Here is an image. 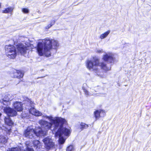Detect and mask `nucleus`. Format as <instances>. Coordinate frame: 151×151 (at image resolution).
<instances>
[{"label":"nucleus","instance_id":"1","mask_svg":"<svg viewBox=\"0 0 151 151\" xmlns=\"http://www.w3.org/2000/svg\"><path fill=\"white\" fill-rule=\"evenodd\" d=\"M45 117L48 119L50 122L41 119L39 121V124L41 126L42 129L47 132L51 128L53 125L54 128L53 133L55 132V137H59V144H63L65 140L63 137H68L70 133L69 129L63 127V125L65 122V119L61 117L53 118L51 116H45Z\"/></svg>","mask_w":151,"mask_h":151},{"label":"nucleus","instance_id":"2","mask_svg":"<svg viewBox=\"0 0 151 151\" xmlns=\"http://www.w3.org/2000/svg\"><path fill=\"white\" fill-rule=\"evenodd\" d=\"M45 117L48 119L50 122L41 119L39 121V124L41 126L42 129L47 132L51 128L53 125L54 128L53 133L55 132V137H59V144H63L65 140L63 137H68L70 133L69 129L63 127V125L65 122V119L61 117L53 118L51 116H45Z\"/></svg>","mask_w":151,"mask_h":151},{"label":"nucleus","instance_id":"3","mask_svg":"<svg viewBox=\"0 0 151 151\" xmlns=\"http://www.w3.org/2000/svg\"><path fill=\"white\" fill-rule=\"evenodd\" d=\"M58 46L57 41L47 38L38 42L37 47V51L40 55H45L48 57L50 55V50L52 48L56 49Z\"/></svg>","mask_w":151,"mask_h":151},{"label":"nucleus","instance_id":"4","mask_svg":"<svg viewBox=\"0 0 151 151\" xmlns=\"http://www.w3.org/2000/svg\"><path fill=\"white\" fill-rule=\"evenodd\" d=\"M86 67L89 70L93 71L97 75L100 77H104V73L100 71L99 67L105 72L111 69L110 67H108L104 62L100 63L99 58L96 56L93 57L91 60H87L86 63Z\"/></svg>","mask_w":151,"mask_h":151},{"label":"nucleus","instance_id":"5","mask_svg":"<svg viewBox=\"0 0 151 151\" xmlns=\"http://www.w3.org/2000/svg\"><path fill=\"white\" fill-rule=\"evenodd\" d=\"M5 53L8 57L10 59H14L17 55L15 47L10 45L5 46Z\"/></svg>","mask_w":151,"mask_h":151},{"label":"nucleus","instance_id":"6","mask_svg":"<svg viewBox=\"0 0 151 151\" xmlns=\"http://www.w3.org/2000/svg\"><path fill=\"white\" fill-rule=\"evenodd\" d=\"M29 45V44L27 45L25 43L19 44L17 46V49L22 55H24L29 52V50H31Z\"/></svg>","mask_w":151,"mask_h":151},{"label":"nucleus","instance_id":"7","mask_svg":"<svg viewBox=\"0 0 151 151\" xmlns=\"http://www.w3.org/2000/svg\"><path fill=\"white\" fill-rule=\"evenodd\" d=\"M43 141L45 145V146L47 149H52L53 151H56L55 146L54 142H53L52 137L50 136L48 137L43 140Z\"/></svg>","mask_w":151,"mask_h":151},{"label":"nucleus","instance_id":"8","mask_svg":"<svg viewBox=\"0 0 151 151\" xmlns=\"http://www.w3.org/2000/svg\"><path fill=\"white\" fill-rule=\"evenodd\" d=\"M14 96L11 94H7L0 99V102L5 106H9L10 104V101L14 99Z\"/></svg>","mask_w":151,"mask_h":151},{"label":"nucleus","instance_id":"9","mask_svg":"<svg viewBox=\"0 0 151 151\" xmlns=\"http://www.w3.org/2000/svg\"><path fill=\"white\" fill-rule=\"evenodd\" d=\"M23 135L26 137L32 139L35 136V131L33 128L28 127L24 131Z\"/></svg>","mask_w":151,"mask_h":151},{"label":"nucleus","instance_id":"10","mask_svg":"<svg viewBox=\"0 0 151 151\" xmlns=\"http://www.w3.org/2000/svg\"><path fill=\"white\" fill-rule=\"evenodd\" d=\"M7 106H6V107H4L3 109L4 112L6 113L8 116H16L17 114V111Z\"/></svg>","mask_w":151,"mask_h":151},{"label":"nucleus","instance_id":"11","mask_svg":"<svg viewBox=\"0 0 151 151\" xmlns=\"http://www.w3.org/2000/svg\"><path fill=\"white\" fill-rule=\"evenodd\" d=\"M103 59L105 61L112 63L114 62V58L112 53H109L104 55Z\"/></svg>","mask_w":151,"mask_h":151},{"label":"nucleus","instance_id":"12","mask_svg":"<svg viewBox=\"0 0 151 151\" xmlns=\"http://www.w3.org/2000/svg\"><path fill=\"white\" fill-rule=\"evenodd\" d=\"M94 114L96 119L97 120L100 117H104L105 115V112L104 110L99 109L95 111Z\"/></svg>","mask_w":151,"mask_h":151},{"label":"nucleus","instance_id":"13","mask_svg":"<svg viewBox=\"0 0 151 151\" xmlns=\"http://www.w3.org/2000/svg\"><path fill=\"white\" fill-rule=\"evenodd\" d=\"M12 105L14 108L17 111H21L23 110L22 104L21 102L15 101Z\"/></svg>","mask_w":151,"mask_h":151},{"label":"nucleus","instance_id":"14","mask_svg":"<svg viewBox=\"0 0 151 151\" xmlns=\"http://www.w3.org/2000/svg\"><path fill=\"white\" fill-rule=\"evenodd\" d=\"M43 129L39 128L37 129L35 131V136L37 137H42L44 136L46 134L47 132L44 130L42 129Z\"/></svg>","mask_w":151,"mask_h":151},{"label":"nucleus","instance_id":"15","mask_svg":"<svg viewBox=\"0 0 151 151\" xmlns=\"http://www.w3.org/2000/svg\"><path fill=\"white\" fill-rule=\"evenodd\" d=\"M29 112L32 115L37 116H41L42 115V113L37 110L34 107H31L29 109Z\"/></svg>","mask_w":151,"mask_h":151},{"label":"nucleus","instance_id":"16","mask_svg":"<svg viewBox=\"0 0 151 151\" xmlns=\"http://www.w3.org/2000/svg\"><path fill=\"white\" fill-rule=\"evenodd\" d=\"M14 77L18 78H22L24 75L23 73L21 72V71L18 70H15L14 73Z\"/></svg>","mask_w":151,"mask_h":151},{"label":"nucleus","instance_id":"17","mask_svg":"<svg viewBox=\"0 0 151 151\" xmlns=\"http://www.w3.org/2000/svg\"><path fill=\"white\" fill-rule=\"evenodd\" d=\"M33 144L34 148L35 149H39L41 147V145L40 142L37 140H35L33 141Z\"/></svg>","mask_w":151,"mask_h":151},{"label":"nucleus","instance_id":"18","mask_svg":"<svg viewBox=\"0 0 151 151\" xmlns=\"http://www.w3.org/2000/svg\"><path fill=\"white\" fill-rule=\"evenodd\" d=\"M4 121L5 124L9 126H12L13 124V122L11 119L8 116L7 117H5L4 119Z\"/></svg>","mask_w":151,"mask_h":151},{"label":"nucleus","instance_id":"19","mask_svg":"<svg viewBox=\"0 0 151 151\" xmlns=\"http://www.w3.org/2000/svg\"><path fill=\"white\" fill-rule=\"evenodd\" d=\"M14 8L12 7H9L6 9L2 11V13H11L13 11Z\"/></svg>","mask_w":151,"mask_h":151},{"label":"nucleus","instance_id":"20","mask_svg":"<svg viewBox=\"0 0 151 151\" xmlns=\"http://www.w3.org/2000/svg\"><path fill=\"white\" fill-rule=\"evenodd\" d=\"M110 32V30H108L103 34H101L100 37V38L103 39L106 37Z\"/></svg>","mask_w":151,"mask_h":151},{"label":"nucleus","instance_id":"21","mask_svg":"<svg viewBox=\"0 0 151 151\" xmlns=\"http://www.w3.org/2000/svg\"><path fill=\"white\" fill-rule=\"evenodd\" d=\"M7 137L4 136H0V142L1 143H5V142H7Z\"/></svg>","mask_w":151,"mask_h":151},{"label":"nucleus","instance_id":"22","mask_svg":"<svg viewBox=\"0 0 151 151\" xmlns=\"http://www.w3.org/2000/svg\"><path fill=\"white\" fill-rule=\"evenodd\" d=\"M80 127L81 130H82L83 129L87 128L88 127V125L84 123H81Z\"/></svg>","mask_w":151,"mask_h":151},{"label":"nucleus","instance_id":"23","mask_svg":"<svg viewBox=\"0 0 151 151\" xmlns=\"http://www.w3.org/2000/svg\"><path fill=\"white\" fill-rule=\"evenodd\" d=\"M75 150L74 147L71 145L68 146L66 149V151H75Z\"/></svg>","mask_w":151,"mask_h":151},{"label":"nucleus","instance_id":"24","mask_svg":"<svg viewBox=\"0 0 151 151\" xmlns=\"http://www.w3.org/2000/svg\"><path fill=\"white\" fill-rule=\"evenodd\" d=\"M20 149L18 147H14L12 148H9L7 151H20Z\"/></svg>","mask_w":151,"mask_h":151},{"label":"nucleus","instance_id":"25","mask_svg":"<svg viewBox=\"0 0 151 151\" xmlns=\"http://www.w3.org/2000/svg\"><path fill=\"white\" fill-rule=\"evenodd\" d=\"M55 20H52L50 23V24L48 25L46 27V29H49V28L50 27H51L53 24H55Z\"/></svg>","mask_w":151,"mask_h":151},{"label":"nucleus","instance_id":"26","mask_svg":"<svg viewBox=\"0 0 151 151\" xmlns=\"http://www.w3.org/2000/svg\"><path fill=\"white\" fill-rule=\"evenodd\" d=\"M95 52L97 53H101L103 52V50L101 49L96 48V49Z\"/></svg>","mask_w":151,"mask_h":151},{"label":"nucleus","instance_id":"27","mask_svg":"<svg viewBox=\"0 0 151 151\" xmlns=\"http://www.w3.org/2000/svg\"><path fill=\"white\" fill-rule=\"evenodd\" d=\"M22 12L24 13H27L29 12V10L27 8H23L22 9Z\"/></svg>","mask_w":151,"mask_h":151},{"label":"nucleus","instance_id":"28","mask_svg":"<svg viewBox=\"0 0 151 151\" xmlns=\"http://www.w3.org/2000/svg\"><path fill=\"white\" fill-rule=\"evenodd\" d=\"M33 150V149L32 148H29V146H27V147L26 148V149L24 151H32Z\"/></svg>","mask_w":151,"mask_h":151},{"label":"nucleus","instance_id":"29","mask_svg":"<svg viewBox=\"0 0 151 151\" xmlns=\"http://www.w3.org/2000/svg\"><path fill=\"white\" fill-rule=\"evenodd\" d=\"M28 103L30 105V106L32 107V105L33 104V102L30 100L29 99H28Z\"/></svg>","mask_w":151,"mask_h":151},{"label":"nucleus","instance_id":"30","mask_svg":"<svg viewBox=\"0 0 151 151\" xmlns=\"http://www.w3.org/2000/svg\"><path fill=\"white\" fill-rule=\"evenodd\" d=\"M84 92L85 93V94L86 95L88 96L89 95V92H88L85 89H83Z\"/></svg>","mask_w":151,"mask_h":151},{"label":"nucleus","instance_id":"31","mask_svg":"<svg viewBox=\"0 0 151 151\" xmlns=\"http://www.w3.org/2000/svg\"><path fill=\"white\" fill-rule=\"evenodd\" d=\"M4 106H0V111H1L3 108H4Z\"/></svg>","mask_w":151,"mask_h":151},{"label":"nucleus","instance_id":"32","mask_svg":"<svg viewBox=\"0 0 151 151\" xmlns=\"http://www.w3.org/2000/svg\"><path fill=\"white\" fill-rule=\"evenodd\" d=\"M62 147V145H60L59 146V148L60 149H61Z\"/></svg>","mask_w":151,"mask_h":151},{"label":"nucleus","instance_id":"33","mask_svg":"<svg viewBox=\"0 0 151 151\" xmlns=\"http://www.w3.org/2000/svg\"><path fill=\"white\" fill-rule=\"evenodd\" d=\"M2 115V114L1 113H0V117H1V116Z\"/></svg>","mask_w":151,"mask_h":151},{"label":"nucleus","instance_id":"34","mask_svg":"<svg viewBox=\"0 0 151 151\" xmlns=\"http://www.w3.org/2000/svg\"><path fill=\"white\" fill-rule=\"evenodd\" d=\"M26 144L27 145L28 144V142H26Z\"/></svg>","mask_w":151,"mask_h":151}]
</instances>
